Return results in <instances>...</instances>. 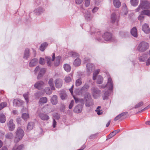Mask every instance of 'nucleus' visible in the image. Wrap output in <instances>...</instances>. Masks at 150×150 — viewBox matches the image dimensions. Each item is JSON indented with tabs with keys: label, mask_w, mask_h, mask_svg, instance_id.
<instances>
[{
	"label": "nucleus",
	"mask_w": 150,
	"mask_h": 150,
	"mask_svg": "<svg viewBox=\"0 0 150 150\" xmlns=\"http://www.w3.org/2000/svg\"><path fill=\"white\" fill-rule=\"evenodd\" d=\"M85 100V104L86 107H92L94 104L93 100L91 98V95L88 93H86L84 97Z\"/></svg>",
	"instance_id": "f257e3e1"
},
{
	"label": "nucleus",
	"mask_w": 150,
	"mask_h": 150,
	"mask_svg": "<svg viewBox=\"0 0 150 150\" xmlns=\"http://www.w3.org/2000/svg\"><path fill=\"white\" fill-rule=\"evenodd\" d=\"M24 134V132L23 130L20 127H18L16 132L15 142L17 143L19 142L22 138Z\"/></svg>",
	"instance_id": "f03ea898"
},
{
	"label": "nucleus",
	"mask_w": 150,
	"mask_h": 150,
	"mask_svg": "<svg viewBox=\"0 0 150 150\" xmlns=\"http://www.w3.org/2000/svg\"><path fill=\"white\" fill-rule=\"evenodd\" d=\"M149 44L145 41H142L139 44L137 49L138 51L142 52L145 51L149 47Z\"/></svg>",
	"instance_id": "7ed1b4c3"
},
{
	"label": "nucleus",
	"mask_w": 150,
	"mask_h": 150,
	"mask_svg": "<svg viewBox=\"0 0 150 150\" xmlns=\"http://www.w3.org/2000/svg\"><path fill=\"white\" fill-rule=\"evenodd\" d=\"M140 6L141 7L142 9L145 10L150 7V2L146 0L143 1L141 2Z\"/></svg>",
	"instance_id": "20e7f679"
},
{
	"label": "nucleus",
	"mask_w": 150,
	"mask_h": 150,
	"mask_svg": "<svg viewBox=\"0 0 150 150\" xmlns=\"http://www.w3.org/2000/svg\"><path fill=\"white\" fill-rule=\"evenodd\" d=\"M37 114L38 115L40 118L43 120H48L50 117L47 115L45 114L40 112L39 110H38Z\"/></svg>",
	"instance_id": "39448f33"
},
{
	"label": "nucleus",
	"mask_w": 150,
	"mask_h": 150,
	"mask_svg": "<svg viewBox=\"0 0 150 150\" xmlns=\"http://www.w3.org/2000/svg\"><path fill=\"white\" fill-rule=\"evenodd\" d=\"M7 126L10 131H13L15 127V125L13 123V120L12 119L10 120L7 123Z\"/></svg>",
	"instance_id": "423d86ee"
},
{
	"label": "nucleus",
	"mask_w": 150,
	"mask_h": 150,
	"mask_svg": "<svg viewBox=\"0 0 150 150\" xmlns=\"http://www.w3.org/2000/svg\"><path fill=\"white\" fill-rule=\"evenodd\" d=\"M102 36L104 39L106 41H109L112 38L111 33L107 32L105 33Z\"/></svg>",
	"instance_id": "0eeeda50"
},
{
	"label": "nucleus",
	"mask_w": 150,
	"mask_h": 150,
	"mask_svg": "<svg viewBox=\"0 0 150 150\" xmlns=\"http://www.w3.org/2000/svg\"><path fill=\"white\" fill-rule=\"evenodd\" d=\"M106 87L108 90H112L113 89V83L112 79L110 77H108V80Z\"/></svg>",
	"instance_id": "6e6552de"
},
{
	"label": "nucleus",
	"mask_w": 150,
	"mask_h": 150,
	"mask_svg": "<svg viewBox=\"0 0 150 150\" xmlns=\"http://www.w3.org/2000/svg\"><path fill=\"white\" fill-rule=\"evenodd\" d=\"M44 86V83L42 81H40L36 82L34 85V87L39 90L43 88Z\"/></svg>",
	"instance_id": "1a4fd4ad"
},
{
	"label": "nucleus",
	"mask_w": 150,
	"mask_h": 150,
	"mask_svg": "<svg viewBox=\"0 0 150 150\" xmlns=\"http://www.w3.org/2000/svg\"><path fill=\"white\" fill-rule=\"evenodd\" d=\"M91 91L93 93V96L95 98H96L97 96L99 95L100 94V91L95 87H92Z\"/></svg>",
	"instance_id": "9d476101"
},
{
	"label": "nucleus",
	"mask_w": 150,
	"mask_h": 150,
	"mask_svg": "<svg viewBox=\"0 0 150 150\" xmlns=\"http://www.w3.org/2000/svg\"><path fill=\"white\" fill-rule=\"evenodd\" d=\"M142 30L146 34H149L150 33V28L147 23H145L142 25Z\"/></svg>",
	"instance_id": "9b49d317"
},
{
	"label": "nucleus",
	"mask_w": 150,
	"mask_h": 150,
	"mask_svg": "<svg viewBox=\"0 0 150 150\" xmlns=\"http://www.w3.org/2000/svg\"><path fill=\"white\" fill-rule=\"evenodd\" d=\"M84 16L85 19L87 21L91 20L93 18V16L91 15L90 12L87 10L85 11L84 13Z\"/></svg>",
	"instance_id": "f8f14e48"
},
{
	"label": "nucleus",
	"mask_w": 150,
	"mask_h": 150,
	"mask_svg": "<svg viewBox=\"0 0 150 150\" xmlns=\"http://www.w3.org/2000/svg\"><path fill=\"white\" fill-rule=\"evenodd\" d=\"M83 106L82 105H78L76 106L74 109V112L76 113H79L82 111Z\"/></svg>",
	"instance_id": "ddd939ff"
},
{
	"label": "nucleus",
	"mask_w": 150,
	"mask_h": 150,
	"mask_svg": "<svg viewBox=\"0 0 150 150\" xmlns=\"http://www.w3.org/2000/svg\"><path fill=\"white\" fill-rule=\"evenodd\" d=\"M24 103L23 101L18 99H15L13 101V105L15 106H19Z\"/></svg>",
	"instance_id": "4468645a"
},
{
	"label": "nucleus",
	"mask_w": 150,
	"mask_h": 150,
	"mask_svg": "<svg viewBox=\"0 0 150 150\" xmlns=\"http://www.w3.org/2000/svg\"><path fill=\"white\" fill-rule=\"evenodd\" d=\"M55 86L56 88H60L62 85V81L60 79H57L55 81Z\"/></svg>",
	"instance_id": "2eb2a0df"
},
{
	"label": "nucleus",
	"mask_w": 150,
	"mask_h": 150,
	"mask_svg": "<svg viewBox=\"0 0 150 150\" xmlns=\"http://www.w3.org/2000/svg\"><path fill=\"white\" fill-rule=\"evenodd\" d=\"M111 22L112 23H117L118 22V19L117 16L115 13H113L112 14L110 17Z\"/></svg>",
	"instance_id": "dca6fc26"
},
{
	"label": "nucleus",
	"mask_w": 150,
	"mask_h": 150,
	"mask_svg": "<svg viewBox=\"0 0 150 150\" xmlns=\"http://www.w3.org/2000/svg\"><path fill=\"white\" fill-rule=\"evenodd\" d=\"M55 59V54L54 53H53V55L52 56V59L51 60L52 61H53ZM45 59L47 61V64L48 66H50L51 64V58L49 57H46Z\"/></svg>",
	"instance_id": "f3484780"
},
{
	"label": "nucleus",
	"mask_w": 150,
	"mask_h": 150,
	"mask_svg": "<svg viewBox=\"0 0 150 150\" xmlns=\"http://www.w3.org/2000/svg\"><path fill=\"white\" fill-rule=\"evenodd\" d=\"M45 10L41 7L37 8L34 11V12L36 15H39L43 13Z\"/></svg>",
	"instance_id": "a211bd4d"
},
{
	"label": "nucleus",
	"mask_w": 150,
	"mask_h": 150,
	"mask_svg": "<svg viewBox=\"0 0 150 150\" xmlns=\"http://www.w3.org/2000/svg\"><path fill=\"white\" fill-rule=\"evenodd\" d=\"M47 98L46 97H42L40 98L38 102L39 104L40 105H42L47 103Z\"/></svg>",
	"instance_id": "6ab92c4d"
},
{
	"label": "nucleus",
	"mask_w": 150,
	"mask_h": 150,
	"mask_svg": "<svg viewBox=\"0 0 150 150\" xmlns=\"http://www.w3.org/2000/svg\"><path fill=\"white\" fill-rule=\"evenodd\" d=\"M38 59H32L29 64V66L33 67L35 66L38 63Z\"/></svg>",
	"instance_id": "aec40b11"
},
{
	"label": "nucleus",
	"mask_w": 150,
	"mask_h": 150,
	"mask_svg": "<svg viewBox=\"0 0 150 150\" xmlns=\"http://www.w3.org/2000/svg\"><path fill=\"white\" fill-rule=\"evenodd\" d=\"M51 102L53 105H56L57 103V97L56 95H54L51 98Z\"/></svg>",
	"instance_id": "412c9836"
},
{
	"label": "nucleus",
	"mask_w": 150,
	"mask_h": 150,
	"mask_svg": "<svg viewBox=\"0 0 150 150\" xmlns=\"http://www.w3.org/2000/svg\"><path fill=\"white\" fill-rule=\"evenodd\" d=\"M131 33L134 37L137 38V30L136 27L133 28L131 30Z\"/></svg>",
	"instance_id": "4be33fe9"
},
{
	"label": "nucleus",
	"mask_w": 150,
	"mask_h": 150,
	"mask_svg": "<svg viewBox=\"0 0 150 150\" xmlns=\"http://www.w3.org/2000/svg\"><path fill=\"white\" fill-rule=\"evenodd\" d=\"M46 69L42 68L40 69L39 73L37 76L38 79H40L44 74L46 71Z\"/></svg>",
	"instance_id": "5701e85b"
},
{
	"label": "nucleus",
	"mask_w": 150,
	"mask_h": 150,
	"mask_svg": "<svg viewBox=\"0 0 150 150\" xmlns=\"http://www.w3.org/2000/svg\"><path fill=\"white\" fill-rule=\"evenodd\" d=\"M114 6L116 8H119L121 5V3L119 0H113Z\"/></svg>",
	"instance_id": "b1692460"
},
{
	"label": "nucleus",
	"mask_w": 150,
	"mask_h": 150,
	"mask_svg": "<svg viewBox=\"0 0 150 150\" xmlns=\"http://www.w3.org/2000/svg\"><path fill=\"white\" fill-rule=\"evenodd\" d=\"M87 71L88 72L91 71L93 69V65L91 63H88L86 64Z\"/></svg>",
	"instance_id": "393cba45"
},
{
	"label": "nucleus",
	"mask_w": 150,
	"mask_h": 150,
	"mask_svg": "<svg viewBox=\"0 0 150 150\" xmlns=\"http://www.w3.org/2000/svg\"><path fill=\"white\" fill-rule=\"evenodd\" d=\"M120 131V129H117L116 130H115L111 132L108 136L107 139H110V138L112 137L113 136L116 134L118 133Z\"/></svg>",
	"instance_id": "a878e982"
},
{
	"label": "nucleus",
	"mask_w": 150,
	"mask_h": 150,
	"mask_svg": "<svg viewBox=\"0 0 150 150\" xmlns=\"http://www.w3.org/2000/svg\"><path fill=\"white\" fill-rule=\"evenodd\" d=\"M147 58V55L145 54H143L142 56L139 57V61L144 62H145Z\"/></svg>",
	"instance_id": "bb28decb"
},
{
	"label": "nucleus",
	"mask_w": 150,
	"mask_h": 150,
	"mask_svg": "<svg viewBox=\"0 0 150 150\" xmlns=\"http://www.w3.org/2000/svg\"><path fill=\"white\" fill-rule=\"evenodd\" d=\"M29 55V50L28 49H25L23 56V58L26 59H28V58Z\"/></svg>",
	"instance_id": "cd10ccee"
},
{
	"label": "nucleus",
	"mask_w": 150,
	"mask_h": 150,
	"mask_svg": "<svg viewBox=\"0 0 150 150\" xmlns=\"http://www.w3.org/2000/svg\"><path fill=\"white\" fill-rule=\"evenodd\" d=\"M81 62V59L79 58H77L75 59L73 64L75 66H78L80 65Z\"/></svg>",
	"instance_id": "c85d7f7f"
},
{
	"label": "nucleus",
	"mask_w": 150,
	"mask_h": 150,
	"mask_svg": "<svg viewBox=\"0 0 150 150\" xmlns=\"http://www.w3.org/2000/svg\"><path fill=\"white\" fill-rule=\"evenodd\" d=\"M60 96L61 99L62 100L65 99L67 97L66 93L64 91H61V93H60Z\"/></svg>",
	"instance_id": "c756f323"
},
{
	"label": "nucleus",
	"mask_w": 150,
	"mask_h": 150,
	"mask_svg": "<svg viewBox=\"0 0 150 150\" xmlns=\"http://www.w3.org/2000/svg\"><path fill=\"white\" fill-rule=\"evenodd\" d=\"M64 68L65 70L67 72H70L71 69L70 66L67 64L64 65Z\"/></svg>",
	"instance_id": "7c9ffc66"
},
{
	"label": "nucleus",
	"mask_w": 150,
	"mask_h": 150,
	"mask_svg": "<svg viewBox=\"0 0 150 150\" xmlns=\"http://www.w3.org/2000/svg\"><path fill=\"white\" fill-rule=\"evenodd\" d=\"M142 13L146 15L150 16V7L142 11Z\"/></svg>",
	"instance_id": "2f4dec72"
},
{
	"label": "nucleus",
	"mask_w": 150,
	"mask_h": 150,
	"mask_svg": "<svg viewBox=\"0 0 150 150\" xmlns=\"http://www.w3.org/2000/svg\"><path fill=\"white\" fill-rule=\"evenodd\" d=\"M53 79L52 78H51L48 81V83L52 89H53V90H55V88L54 87V86L53 83Z\"/></svg>",
	"instance_id": "473e14b6"
},
{
	"label": "nucleus",
	"mask_w": 150,
	"mask_h": 150,
	"mask_svg": "<svg viewBox=\"0 0 150 150\" xmlns=\"http://www.w3.org/2000/svg\"><path fill=\"white\" fill-rule=\"evenodd\" d=\"M34 126V123L33 122H30L28 124L27 129L29 130L32 129Z\"/></svg>",
	"instance_id": "72a5a7b5"
},
{
	"label": "nucleus",
	"mask_w": 150,
	"mask_h": 150,
	"mask_svg": "<svg viewBox=\"0 0 150 150\" xmlns=\"http://www.w3.org/2000/svg\"><path fill=\"white\" fill-rule=\"evenodd\" d=\"M85 92L84 90L82 89V88H81L80 89H78L76 90V93L78 95H82L83 94H84Z\"/></svg>",
	"instance_id": "f704fd0d"
},
{
	"label": "nucleus",
	"mask_w": 150,
	"mask_h": 150,
	"mask_svg": "<svg viewBox=\"0 0 150 150\" xmlns=\"http://www.w3.org/2000/svg\"><path fill=\"white\" fill-rule=\"evenodd\" d=\"M61 57L60 56H58L56 57L55 61L54 63V65L55 66H58L59 64Z\"/></svg>",
	"instance_id": "c9c22d12"
},
{
	"label": "nucleus",
	"mask_w": 150,
	"mask_h": 150,
	"mask_svg": "<svg viewBox=\"0 0 150 150\" xmlns=\"http://www.w3.org/2000/svg\"><path fill=\"white\" fill-rule=\"evenodd\" d=\"M47 45L48 44L46 42L42 44L40 48V50L42 51H44Z\"/></svg>",
	"instance_id": "e433bc0d"
},
{
	"label": "nucleus",
	"mask_w": 150,
	"mask_h": 150,
	"mask_svg": "<svg viewBox=\"0 0 150 150\" xmlns=\"http://www.w3.org/2000/svg\"><path fill=\"white\" fill-rule=\"evenodd\" d=\"M6 120V117L5 115L3 114H1L0 115V122L4 123Z\"/></svg>",
	"instance_id": "4c0bfd02"
},
{
	"label": "nucleus",
	"mask_w": 150,
	"mask_h": 150,
	"mask_svg": "<svg viewBox=\"0 0 150 150\" xmlns=\"http://www.w3.org/2000/svg\"><path fill=\"white\" fill-rule=\"evenodd\" d=\"M104 93L103 96V100L106 99L108 98V97L109 96V92L108 91H103Z\"/></svg>",
	"instance_id": "58836bf2"
},
{
	"label": "nucleus",
	"mask_w": 150,
	"mask_h": 150,
	"mask_svg": "<svg viewBox=\"0 0 150 150\" xmlns=\"http://www.w3.org/2000/svg\"><path fill=\"white\" fill-rule=\"evenodd\" d=\"M23 146V144L19 146L16 145L13 147L12 150H21Z\"/></svg>",
	"instance_id": "ea45409f"
},
{
	"label": "nucleus",
	"mask_w": 150,
	"mask_h": 150,
	"mask_svg": "<svg viewBox=\"0 0 150 150\" xmlns=\"http://www.w3.org/2000/svg\"><path fill=\"white\" fill-rule=\"evenodd\" d=\"M103 79L101 76H98L97 79V83L99 84H101L103 82Z\"/></svg>",
	"instance_id": "a19ab883"
},
{
	"label": "nucleus",
	"mask_w": 150,
	"mask_h": 150,
	"mask_svg": "<svg viewBox=\"0 0 150 150\" xmlns=\"http://www.w3.org/2000/svg\"><path fill=\"white\" fill-rule=\"evenodd\" d=\"M130 2L132 5L136 6L138 4L139 0H130Z\"/></svg>",
	"instance_id": "79ce46f5"
},
{
	"label": "nucleus",
	"mask_w": 150,
	"mask_h": 150,
	"mask_svg": "<svg viewBox=\"0 0 150 150\" xmlns=\"http://www.w3.org/2000/svg\"><path fill=\"white\" fill-rule=\"evenodd\" d=\"M52 90L53 89H52L51 88V89H50L49 87H47L45 88V91L46 94L48 95H50L52 92Z\"/></svg>",
	"instance_id": "37998d69"
},
{
	"label": "nucleus",
	"mask_w": 150,
	"mask_h": 150,
	"mask_svg": "<svg viewBox=\"0 0 150 150\" xmlns=\"http://www.w3.org/2000/svg\"><path fill=\"white\" fill-rule=\"evenodd\" d=\"M100 70L99 69H98L95 70L93 73V80H95L96 79V77L97 75L98 74L99 71Z\"/></svg>",
	"instance_id": "c03bdc74"
},
{
	"label": "nucleus",
	"mask_w": 150,
	"mask_h": 150,
	"mask_svg": "<svg viewBox=\"0 0 150 150\" xmlns=\"http://www.w3.org/2000/svg\"><path fill=\"white\" fill-rule=\"evenodd\" d=\"M82 84V79L81 78L77 79L76 81V86H80Z\"/></svg>",
	"instance_id": "a18cd8bd"
},
{
	"label": "nucleus",
	"mask_w": 150,
	"mask_h": 150,
	"mask_svg": "<svg viewBox=\"0 0 150 150\" xmlns=\"http://www.w3.org/2000/svg\"><path fill=\"white\" fill-rule=\"evenodd\" d=\"M28 94L29 93L28 92H26L25 94H23V96L24 97L27 103H28L29 101L28 98Z\"/></svg>",
	"instance_id": "49530a36"
},
{
	"label": "nucleus",
	"mask_w": 150,
	"mask_h": 150,
	"mask_svg": "<svg viewBox=\"0 0 150 150\" xmlns=\"http://www.w3.org/2000/svg\"><path fill=\"white\" fill-rule=\"evenodd\" d=\"M22 118L25 120H26L29 118V115L28 113H23L22 115Z\"/></svg>",
	"instance_id": "de8ad7c7"
},
{
	"label": "nucleus",
	"mask_w": 150,
	"mask_h": 150,
	"mask_svg": "<svg viewBox=\"0 0 150 150\" xmlns=\"http://www.w3.org/2000/svg\"><path fill=\"white\" fill-rule=\"evenodd\" d=\"M101 107L98 106L97 108L96 109L95 111L97 112V114L98 115H100L103 113V112L101 110H100V108Z\"/></svg>",
	"instance_id": "09e8293b"
},
{
	"label": "nucleus",
	"mask_w": 150,
	"mask_h": 150,
	"mask_svg": "<svg viewBox=\"0 0 150 150\" xmlns=\"http://www.w3.org/2000/svg\"><path fill=\"white\" fill-rule=\"evenodd\" d=\"M144 14L142 13V11L138 17V19L139 20L142 21L144 17Z\"/></svg>",
	"instance_id": "8fccbe9b"
},
{
	"label": "nucleus",
	"mask_w": 150,
	"mask_h": 150,
	"mask_svg": "<svg viewBox=\"0 0 150 150\" xmlns=\"http://www.w3.org/2000/svg\"><path fill=\"white\" fill-rule=\"evenodd\" d=\"M73 97L76 103H77L79 102H80L81 103H83V99H79L76 98L74 96H73Z\"/></svg>",
	"instance_id": "3c124183"
},
{
	"label": "nucleus",
	"mask_w": 150,
	"mask_h": 150,
	"mask_svg": "<svg viewBox=\"0 0 150 150\" xmlns=\"http://www.w3.org/2000/svg\"><path fill=\"white\" fill-rule=\"evenodd\" d=\"M69 56L75 57L77 56L78 54L76 52H71L69 53Z\"/></svg>",
	"instance_id": "603ef678"
},
{
	"label": "nucleus",
	"mask_w": 150,
	"mask_h": 150,
	"mask_svg": "<svg viewBox=\"0 0 150 150\" xmlns=\"http://www.w3.org/2000/svg\"><path fill=\"white\" fill-rule=\"evenodd\" d=\"M64 80L66 82L69 83L71 81V79L70 77L67 76L65 77Z\"/></svg>",
	"instance_id": "864d4df0"
},
{
	"label": "nucleus",
	"mask_w": 150,
	"mask_h": 150,
	"mask_svg": "<svg viewBox=\"0 0 150 150\" xmlns=\"http://www.w3.org/2000/svg\"><path fill=\"white\" fill-rule=\"evenodd\" d=\"M7 106V103L6 102H3L0 104V110Z\"/></svg>",
	"instance_id": "5fc2aeb1"
},
{
	"label": "nucleus",
	"mask_w": 150,
	"mask_h": 150,
	"mask_svg": "<svg viewBox=\"0 0 150 150\" xmlns=\"http://www.w3.org/2000/svg\"><path fill=\"white\" fill-rule=\"evenodd\" d=\"M13 135L12 133H8L6 135V138L11 139L13 138Z\"/></svg>",
	"instance_id": "6e6d98bb"
},
{
	"label": "nucleus",
	"mask_w": 150,
	"mask_h": 150,
	"mask_svg": "<svg viewBox=\"0 0 150 150\" xmlns=\"http://www.w3.org/2000/svg\"><path fill=\"white\" fill-rule=\"evenodd\" d=\"M89 86L88 84H85L82 88V89L85 92H86L87 90L89 88Z\"/></svg>",
	"instance_id": "4d7b16f0"
},
{
	"label": "nucleus",
	"mask_w": 150,
	"mask_h": 150,
	"mask_svg": "<svg viewBox=\"0 0 150 150\" xmlns=\"http://www.w3.org/2000/svg\"><path fill=\"white\" fill-rule=\"evenodd\" d=\"M39 63L42 65L44 64L45 63L44 59L40 57V59Z\"/></svg>",
	"instance_id": "13d9d810"
},
{
	"label": "nucleus",
	"mask_w": 150,
	"mask_h": 150,
	"mask_svg": "<svg viewBox=\"0 0 150 150\" xmlns=\"http://www.w3.org/2000/svg\"><path fill=\"white\" fill-rule=\"evenodd\" d=\"M143 103L142 102H140L138 103L135 106V108H138L140 107L143 105Z\"/></svg>",
	"instance_id": "bf43d9fd"
},
{
	"label": "nucleus",
	"mask_w": 150,
	"mask_h": 150,
	"mask_svg": "<svg viewBox=\"0 0 150 150\" xmlns=\"http://www.w3.org/2000/svg\"><path fill=\"white\" fill-rule=\"evenodd\" d=\"M90 4V0H85V5L86 7H88Z\"/></svg>",
	"instance_id": "052dcab7"
},
{
	"label": "nucleus",
	"mask_w": 150,
	"mask_h": 150,
	"mask_svg": "<svg viewBox=\"0 0 150 150\" xmlns=\"http://www.w3.org/2000/svg\"><path fill=\"white\" fill-rule=\"evenodd\" d=\"M74 103V101L73 100H72L69 106V109H71L72 108L73 106Z\"/></svg>",
	"instance_id": "680f3d73"
},
{
	"label": "nucleus",
	"mask_w": 150,
	"mask_h": 150,
	"mask_svg": "<svg viewBox=\"0 0 150 150\" xmlns=\"http://www.w3.org/2000/svg\"><path fill=\"white\" fill-rule=\"evenodd\" d=\"M99 9V8L97 7H95L92 10V12L94 13H96V12H97L98 11V9Z\"/></svg>",
	"instance_id": "e2e57ef3"
},
{
	"label": "nucleus",
	"mask_w": 150,
	"mask_h": 150,
	"mask_svg": "<svg viewBox=\"0 0 150 150\" xmlns=\"http://www.w3.org/2000/svg\"><path fill=\"white\" fill-rule=\"evenodd\" d=\"M83 0H75V3L77 4H81Z\"/></svg>",
	"instance_id": "0e129e2a"
},
{
	"label": "nucleus",
	"mask_w": 150,
	"mask_h": 150,
	"mask_svg": "<svg viewBox=\"0 0 150 150\" xmlns=\"http://www.w3.org/2000/svg\"><path fill=\"white\" fill-rule=\"evenodd\" d=\"M121 117V116H120V114H119L114 119V120L115 121H116L120 119Z\"/></svg>",
	"instance_id": "69168bd1"
},
{
	"label": "nucleus",
	"mask_w": 150,
	"mask_h": 150,
	"mask_svg": "<svg viewBox=\"0 0 150 150\" xmlns=\"http://www.w3.org/2000/svg\"><path fill=\"white\" fill-rule=\"evenodd\" d=\"M150 108V104L147 106V107H145V108L141 110L139 112H142L143 110H146L148 109H149Z\"/></svg>",
	"instance_id": "338daca9"
},
{
	"label": "nucleus",
	"mask_w": 150,
	"mask_h": 150,
	"mask_svg": "<svg viewBox=\"0 0 150 150\" xmlns=\"http://www.w3.org/2000/svg\"><path fill=\"white\" fill-rule=\"evenodd\" d=\"M146 64L147 66H149L150 64V57L147 60Z\"/></svg>",
	"instance_id": "774afa93"
}]
</instances>
